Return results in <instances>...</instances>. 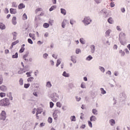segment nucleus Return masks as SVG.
I'll return each mask as SVG.
<instances>
[{
    "label": "nucleus",
    "instance_id": "3c124183",
    "mask_svg": "<svg viewBox=\"0 0 130 130\" xmlns=\"http://www.w3.org/2000/svg\"><path fill=\"white\" fill-rule=\"evenodd\" d=\"M18 42H19V41L17 40V41L13 42L11 44H12V46H14V45H16V44H18Z\"/></svg>",
    "mask_w": 130,
    "mask_h": 130
},
{
    "label": "nucleus",
    "instance_id": "bb28decb",
    "mask_svg": "<svg viewBox=\"0 0 130 130\" xmlns=\"http://www.w3.org/2000/svg\"><path fill=\"white\" fill-rule=\"evenodd\" d=\"M110 123L111 125L113 126L114 124H115V120H114V119H111L110 120Z\"/></svg>",
    "mask_w": 130,
    "mask_h": 130
},
{
    "label": "nucleus",
    "instance_id": "09e8293b",
    "mask_svg": "<svg viewBox=\"0 0 130 130\" xmlns=\"http://www.w3.org/2000/svg\"><path fill=\"white\" fill-rule=\"evenodd\" d=\"M24 50H25V48L21 47V49L19 50L20 53H23V52H24Z\"/></svg>",
    "mask_w": 130,
    "mask_h": 130
},
{
    "label": "nucleus",
    "instance_id": "6e6552de",
    "mask_svg": "<svg viewBox=\"0 0 130 130\" xmlns=\"http://www.w3.org/2000/svg\"><path fill=\"white\" fill-rule=\"evenodd\" d=\"M0 90L3 92H6L7 90H8V88L5 85H2L0 86Z\"/></svg>",
    "mask_w": 130,
    "mask_h": 130
},
{
    "label": "nucleus",
    "instance_id": "a18cd8bd",
    "mask_svg": "<svg viewBox=\"0 0 130 130\" xmlns=\"http://www.w3.org/2000/svg\"><path fill=\"white\" fill-rule=\"evenodd\" d=\"M56 106L57 107H59V108H60L61 107V103L60 102H57L56 103Z\"/></svg>",
    "mask_w": 130,
    "mask_h": 130
},
{
    "label": "nucleus",
    "instance_id": "4be33fe9",
    "mask_svg": "<svg viewBox=\"0 0 130 130\" xmlns=\"http://www.w3.org/2000/svg\"><path fill=\"white\" fill-rule=\"evenodd\" d=\"M93 59V57L91 55H88L86 58V60H87V61H90V60H92Z\"/></svg>",
    "mask_w": 130,
    "mask_h": 130
},
{
    "label": "nucleus",
    "instance_id": "dca6fc26",
    "mask_svg": "<svg viewBox=\"0 0 130 130\" xmlns=\"http://www.w3.org/2000/svg\"><path fill=\"white\" fill-rule=\"evenodd\" d=\"M46 87H47V88H51V87H52V84H51V82H50V81L47 82Z\"/></svg>",
    "mask_w": 130,
    "mask_h": 130
},
{
    "label": "nucleus",
    "instance_id": "72a5a7b5",
    "mask_svg": "<svg viewBox=\"0 0 130 130\" xmlns=\"http://www.w3.org/2000/svg\"><path fill=\"white\" fill-rule=\"evenodd\" d=\"M19 84L20 85V86H23V84H24V81L23 80V79L20 78L19 79Z\"/></svg>",
    "mask_w": 130,
    "mask_h": 130
},
{
    "label": "nucleus",
    "instance_id": "6ab92c4d",
    "mask_svg": "<svg viewBox=\"0 0 130 130\" xmlns=\"http://www.w3.org/2000/svg\"><path fill=\"white\" fill-rule=\"evenodd\" d=\"M63 77H65V78H69L70 77V74L67 73V72L64 71L62 74Z\"/></svg>",
    "mask_w": 130,
    "mask_h": 130
},
{
    "label": "nucleus",
    "instance_id": "4d7b16f0",
    "mask_svg": "<svg viewBox=\"0 0 130 130\" xmlns=\"http://www.w3.org/2000/svg\"><path fill=\"white\" fill-rule=\"evenodd\" d=\"M54 106V104L52 102H50V108H52Z\"/></svg>",
    "mask_w": 130,
    "mask_h": 130
},
{
    "label": "nucleus",
    "instance_id": "5701e85b",
    "mask_svg": "<svg viewBox=\"0 0 130 130\" xmlns=\"http://www.w3.org/2000/svg\"><path fill=\"white\" fill-rule=\"evenodd\" d=\"M92 113L94 115H98V111L96 109H92Z\"/></svg>",
    "mask_w": 130,
    "mask_h": 130
},
{
    "label": "nucleus",
    "instance_id": "864d4df0",
    "mask_svg": "<svg viewBox=\"0 0 130 130\" xmlns=\"http://www.w3.org/2000/svg\"><path fill=\"white\" fill-rule=\"evenodd\" d=\"M27 41L29 44H33V41L31 39H28Z\"/></svg>",
    "mask_w": 130,
    "mask_h": 130
},
{
    "label": "nucleus",
    "instance_id": "6e6d98bb",
    "mask_svg": "<svg viewBox=\"0 0 130 130\" xmlns=\"http://www.w3.org/2000/svg\"><path fill=\"white\" fill-rule=\"evenodd\" d=\"M94 2L98 4H101V3L102 2V0H94Z\"/></svg>",
    "mask_w": 130,
    "mask_h": 130
},
{
    "label": "nucleus",
    "instance_id": "9d476101",
    "mask_svg": "<svg viewBox=\"0 0 130 130\" xmlns=\"http://www.w3.org/2000/svg\"><path fill=\"white\" fill-rule=\"evenodd\" d=\"M67 22H68V20L63 19L61 23V27L62 28H66V25H67Z\"/></svg>",
    "mask_w": 130,
    "mask_h": 130
},
{
    "label": "nucleus",
    "instance_id": "a19ab883",
    "mask_svg": "<svg viewBox=\"0 0 130 130\" xmlns=\"http://www.w3.org/2000/svg\"><path fill=\"white\" fill-rule=\"evenodd\" d=\"M80 87L81 88H82V89H86V85H85V83H82Z\"/></svg>",
    "mask_w": 130,
    "mask_h": 130
},
{
    "label": "nucleus",
    "instance_id": "79ce46f5",
    "mask_svg": "<svg viewBox=\"0 0 130 130\" xmlns=\"http://www.w3.org/2000/svg\"><path fill=\"white\" fill-rule=\"evenodd\" d=\"M70 23L71 25H74V24H75V23H76V20H75L74 19H71Z\"/></svg>",
    "mask_w": 130,
    "mask_h": 130
},
{
    "label": "nucleus",
    "instance_id": "e433bc0d",
    "mask_svg": "<svg viewBox=\"0 0 130 130\" xmlns=\"http://www.w3.org/2000/svg\"><path fill=\"white\" fill-rule=\"evenodd\" d=\"M4 81V78H3V75H0V85L3 84V82Z\"/></svg>",
    "mask_w": 130,
    "mask_h": 130
},
{
    "label": "nucleus",
    "instance_id": "ea45409f",
    "mask_svg": "<svg viewBox=\"0 0 130 130\" xmlns=\"http://www.w3.org/2000/svg\"><path fill=\"white\" fill-rule=\"evenodd\" d=\"M44 28H48L49 27V24L48 23H45L43 24Z\"/></svg>",
    "mask_w": 130,
    "mask_h": 130
},
{
    "label": "nucleus",
    "instance_id": "c9c22d12",
    "mask_svg": "<svg viewBox=\"0 0 130 130\" xmlns=\"http://www.w3.org/2000/svg\"><path fill=\"white\" fill-rule=\"evenodd\" d=\"M70 119L71 121H76V116H72L70 117Z\"/></svg>",
    "mask_w": 130,
    "mask_h": 130
},
{
    "label": "nucleus",
    "instance_id": "9b49d317",
    "mask_svg": "<svg viewBox=\"0 0 130 130\" xmlns=\"http://www.w3.org/2000/svg\"><path fill=\"white\" fill-rule=\"evenodd\" d=\"M60 13L62 14V15H63V16H66L67 15V10L63 8H61L60 9Z\"/></svg>",
    "mask_w": 130,
    "mask_h": 130
},
{
    "label": "nucleus",
    "instance_id": "680f3d73",
    "mask_svg": "<svg viewBox=\"0 0 130 130\" xmlns=\"http://www.w3.org/2000/svg\"><path fill=\"white\" fill-rule=\"evenodd\" d=\"M71 60L74 63H76V62H77V60H76V59L75 58H73V57H71Z\"/></svg>",
    "mask_w": 130,
    "mask_h": 130
},
{
    "label": "nucleus",
    "instance_id": "423d86ee",
    "mask_svg": "<svg viewBox=\"0 0 130 130\" xmlns=\"http://www.w3.org/2000/svg\"><path fill=\"white\" fill-rule=\"evenodd\" d=\"M43 112V110H42V109H41V108H38L36 112L37 119H39V116H38V114H41V113H42Z\"/></svg>",
    "mask_w": 130,
    "mask_h": 130
},
{
    "label": "nucleus",
    "instance_id": "58836bf2",
    "mask_svg": "<svg viewBox=\"0 0 130 130\" xmlns=\"http://www.w3.org/2000/svg\"><path fill=\"white\" fill-rule=\"evenodd\" d=\"M13 8H17L18 7V5H17V3L16 2H13L12 3Z\"/></svg>",
    "mask_w": 130,
    "mask_h": 130
},
{
    "label": "nucleus",
    "instance_id": "f8f14e48",
    "mask_svg": "<svg viewBox=\"0 0 130 130\" xmlns=\"http://www.w3.org/2000/svg\"><path fill=\"white\" fill-rule=\"evenodd\" d=\"M111 32H112V30H111V29H108L105 33L106 37H109L110 33H111Z\"/></svg>",
    "mask_w": 130,
    "mask_h": 130
},
{
    "label": "nucleus",
    "instance_id": "cd10ccee",
    "mask_svg": "<svg viewBox=\"0 0 130 130\" xmlns=\"http://www.w3.org/2000/svg\"><path fill=\"white\" fill-rule=\"evenodd\" d=\"M99 69L102 73H104V72H105V69H104L103 67L99 66Z\"/></svg>",
    "mask_w": 130,
    "mask_h": 130
},
{
    "label": "nucleus",
    "instance_id": "603ef678",
    "mask_svg": "<svg viewBox=\"0 0 130 130\" xmlns=\"http://www.w3.org/2000/svg\"><path fill=\"white\" fill-rule=\"evenodd\" d=\"M28 87H30V83L24 84V88L25 89H28Z\"/></svg>",
    "mask_w": 130,
    "mask_h": 130
},
{
    "label": "nucleus",
    "instance_id": "e2e57ef3",
    "mask_svg": "<svg viewBox=\"0 0 130 130\" xmlns=\"http://www.w3.org/2000/svg\"><path fill=\"white\" fill-rule=\"evenodd\" d=\"M118 75H119V73H118V72L115 71L114 76H115V77H117V76H118Z\"/></svg>",
    "mask_w": 130,
    "mask_h": 130
},
{
    "label": "nucleus",
    "instance_id": "7c9ffc66",
    "mask_svg": "<svg viewBox=\"0 0 130 130\" xmlns=\"http://www.w3.org/2000/svg\"><path fill=\"white\" fill-rule=\"evenodd\" d=\"M79 41L81 44H85L86 42H85V40L83 38H80Z\"/></svg>",
    "mask_w": 130,
    "mask_h": 130
},
{
    "label": "nucleus",
    "instance_id": "8fccbe9b",
    "mask_svg": "<svg viewBox=\"0 0 130 130\" xmlns=\"http://www.w3.org/2000/svg\"><path fill=\"white\" fill-rule=\"evenodd\" d=\"M41 11H42V8H38L36 10L35 13L36 14H37L38 12H41Z\"/></svg>",
    "mask_w": 130,
    "mask_h": 130
},
{
    "label": "nucleus",
    "instance_id": "0eeeda50",
    "mask_svg": "<svg viewBox=\"0 0 130 130\" xmlns=\"http://www.w3.org/2000/svg\"><path fill=\"white\" fill-rule=\"evenodd\" d=\"M57 98H59V95L56 93L54 94L52 98V101H54V102H56V101H57Z\"/></svg>",
    "mask_w": 130,
    "mask_h": 130
},
{
    "label": "nucleus",
    "instance_id": "69168bd1",
    "mask_svg": "<svg viewBox=\"0 0 130 130\" xmlns=\"http://www.w3.org/2000/svg\"><path fill=\"white\" fill-rule=\"evenodd\" d=\"M26 75H27V77H31V72H27Z\"/></svg>",
    "mask_w": 130,
    "mask_h": 130
},
{
    "label": "nucleus",
    "instance_id": "20e7f679",
    "mask_svg": "<svg viewBox=\"0 0 130 130\" xmlns=\"http://www.w3.org/2000/svg\"><path fill=\"white\" fill-rule=\"evenodd\" d=\"M61 113L60 110H55L53 113V117L55 120H56L57 119V118L58 117V114H59Z\"/></svg>",
    "mask_w": 130,
    "mask_h": 130
},
{
    "label": "nucleus",
    "instance_id": "338daca9",
    "mask_svg": "<svg viewBox=\"0 0 130 130\" xmlns=\"http://www.w3.org/2000/svg\"><path fill=\"white\" fill-rule=\"evenodd\" d=\"M114 6H115V4H114V3H111L110 4V7L111 8H113L114 7Z\"/></svg>",
    "mask_w": 130,
    "mask_h": 130
},
{
    "label": "nucleus",
    "instance_id": "ddd939ff",
    "mask_svg": "<svg viewBox=\"0 0 130 130\" xmlns=\"http://www.w3.org/2000/svg\"><path fill=\"white\" fill-rule=\"evenodd\" d=\"M90 121H96L97 120V118L96 116L92 115L90 117Z\"/></svg>",
    "mask_w": 130,
    "mask_h": 130
},
{
    "label": "nucleus",
    "instance_id": "13d9d810",
    "mask_svg": "<svg viewBox=\"0 0 130 130\" xmlns=\"http://www.w3.org/2000/svg\"><path fill=\"white\" fill-rule=\"evenodd\" d=\"M67 106H62V108H61V109L62 110H63V111H66V110H67Z\"/></svg>",
    "mask_w": 130,
    "mask_h": 130
},
{
    "label": "nucleus",
    "instance_id": "f704fd0d",
    "mask_svg": "<svg viewBox=\"0 0 130 130\" xmlns=\"http://www.w3.org/2000/svg\"><path fill=\"white\" fill-rule=\"evenodd\" d=\"M82 52V51L79 48H77L76 49V54H79V53H81Z\"/></svg>",
    "mask_w": 130,
    "mask_h": 130
},
{
    "label": "nucleus",
    "instance_id": "412c9836",
    "mask_svg": "<svg viewBox=\"0 0 130 130\" xmlns=\"http://www.w3.org/2000/svg\"><path fill=\"white\" fill-rule=\"evenodd\" d=\"M0 29L2 30H5L6 29V26L3 23H0Z\"/></svg>",
    "mask_w": 130,
    "mask_h": 130
},
{
    "label": "nucleus",
    "instance_id": "c756f323",
    "mask_svg": "<svg viewBox=\"0 0 130 130\" xmlns=\"http://www.w3.org/2000/svg\"><path fill=\"white\" fill-rule=\"evenodd\" d=\"M12 35L13 36L14 40H16V39H17V32H12Z\"/></svg>",
    "mask_w": 130,
    "mask_h": 130
},
{
    "label": "nucleus",
    "instance_id": "de8ad7c7",
    "mask_svg": "<svg viewBox=\"0 0 130 130\" xmlns=\"http://www.w3.org/2000/svg\"><path fill=\"white\" fill-rule=\"evenodd\" d=\"M48 122L49 123H52V118L49 117L48 119Z\"/></svg>",
    "mask_w": 130,
    "mask_h": 130
},
{
    "label": "nucleus",
    "instance_id": "f3484780",
    "mask_svg": "<svg viewBox=\"0 0 130 130\" xmlns=\"http://www.w3.org/2000/svg\"><path fill=\"white\" fill-rule=\"evenodd\" d=\"M10 12L11 14H17V10L15 9L11 8L10 9Z\"/></svg>",
    "mask_w": 130,
    "mask_h": 130
},
{
    "label": "nucleus",
    "instance_id": "1a4fd4ad",
    "mask_svg": "<svg viewBox=\"0 0 130 130\" xmlns=\"http://www.w3.org/2000/svg\"><path fill=\"white\" fill-rule=\"evenodd\" d=\"M90 48L91 53H94L95 52V46L94 45H91Z\"/></svg>",
    "mask_w": 130,
    "mask_h": 130
},
{
    "label": "nucleus",
    "instance_id": "b1692460",
    "mask_svg": "<svg viewBox=\"0 0 130 130\" xmlns=\"http://www.w3.org/2000/svg\"><path fill=\"white\" fill-rule=\"evenodd\" d=\"M100 90L101 92V94H102L103 95H105V94H106V91L104 90V88H101Z\"/></svg>",
    "mask_w": 130,
    "mask_h": 130
},
{
    "label": "nucleus",
    "instance_id": "bf43d9fd",
    "mask_svg": "<svg viewBox=\"0 0 130 130\" xmlns=\"http://www.w3.org/2000/svg\"><path fill=\"white\" fill-rule=\"evenodd\" d=\"M45 125V123H41L40 124V127H43Z\"/></svg>",
    "mask_w": 130,
    "mask_h": 130
},
{
    "label": "nucleus",
    "instance_id": "f257e3e1",
    "mask_svg": "<svg viewBox=\"0 0 130 130\" xmlns=\"http://www.w3.org/2000/svg\"><path fill=\"white\" fill-rule=\"evenodd\" d=\"M91 22H92V19L89 16H85L82 20V22L85 26L90 25V24H91Z\"/></svg>",
    "mask_w": 130,
    "mask_h": 130
},
{
    "label": "nucleus",
    "instance_id": "c03bdc74",
    "mask_svg": "<svg viewBox=\"0 0 130 130\" xmlns=\"http://www.w3.org/2000/svg\"><path fill=\"white\" fill-rule=\"evenodd\" d=\"M0 97L3 98V97H6V93L5 92H1L0 93Z\"/></svg>",
    "mask_w": 130,
    "mask_h": 130
},
{
    "label": "nucleus",
    "instance_id": "052dcab7",
    "mask_svg": "<svg viewBox=\"0 0 130 130\" xmlns=\"http://www.w3.org/2000/svg\"><path fill=\"white\" fill-rule=\"evenodd\" d=\"M49 23L51 25V26H52V24H53V20L50 19L49 21Z\"/></svg>",
    "mask_w": 130,
    "mask_h": 130
},
{
    "label": "nucleus",
    "instance_id": "4468645a",
    "mask_svg": "<svg viewBox=\"0 0 130 130\" xmlns=\"http://www.w3.org/2000/svg\"><path fill=\"white\" fill-rule=\"evenodd\" d=\"M7 97L9 98V100H11V101H12L13 100V96H12V92H8L7 94Z\"/></svg>",
    "mask_w": 130,
    "mask_h": 130
},
{
    "label": "nucleus",
    "instance_id": "37998d69",
    "mask_svg": "<svg viewBox=\"0 0 130 130\" xmlns=\"http://www.w3.org/2000/svg\"><path fill=\"white\" fill-rule=\"evenodd\" d=\"M22 19L23 20H27V15H26V13H24L22 16Z\"/></svg>",
    "mask_w": 130,
    "mask_h": 130
},
{
    "label": "nucleus",
    "instance_id": "7ed1b4c3",
    "mask_svg": "<svg viewBox=\"0 0 130 130\" xmlns=\"http://www.w3.org/2000/svg\"><path fill=\"white\" fill-rule=\"evenodd\" d=\"M100 14L103 16L104 18H107L108 17V13H107V9H102Z\"/></svg>",
    "mask_w": 130,
    "mask_h": 130
},
{
    "label": "nucleus",
    "instance_id": "c85d7f7f",
    "mask_svg": "<svg viewBox=\"0 0 130 130\" xmlns=\"http://www.w3.org/2000/svg\"><path fill=\"white\" fill-rule=\"evenodd\" d=\"M60 63H61V59H58L57 60V63L56 64V67H58V66L59 64H60Z\"/></svg>",
    "mask_w": 130,
    "mask_h": 130
},
{
    "label": "nucleus",
    "instance_id": "2f4dec72",
    "mask_svg": "<svg viewBox=\"0 0 130 130\" xmlns=\"http://www.w3.org/2000/svg\"><path fill=\"white\" fill-rule=\"evenodd\" d=\"M26 124H28V125H32L33 122H32V120H28L26 122Z\"/></svg>",
    "mask_w": 130,
    "mask_h": 130
},
{
    "label": "nucleus",
    "instance_id": "49530a36",
    "mask_svg": "<svg viewBox=\"0 0 130 130\" xmlns=\"http://www.w3.org/2000/svg\"><path fill=\"white\" fill-rule=\"evenodd\" d=\"M12 58H18V52L12 55Z\"/></svg>",
    "mask_w": 130,
    "mask_h": 130
},
{
    "label": "nucleus",
    "instance_id": "393cba45",
    "mask_svg": "<svg viewBox=\"0 0 130 130\" xmlns=\"http://www.w3.org/2000/svg\"><path fill=\"white\" fill-rule=\"evenodd\" d=\"M33 80H34V78L30 77L27 79V81L28 83H31V82H33Z\"/></svg>",
    "mask_w": 130,
    "mask_h": 130
},
{
    "label": "nucleus",
    "instance_id": "774afa93",
    "mask_svg": "<svg viewBox=\"0 0 130 130\" xmlns=\"http://www.w3.org/2000/svg\"><path fill=\"white\" fill-rule=\"evenodd\" d=\"M49 36V34H48V32H46V33L44 34V37H48Z\"/></svg>",
    "mask_w": 130,
    "mask_h": 130
},
{
    "label": "nucleus",
    "instance_id": "4c0bfd02",
    "mask_svg": "<svg viewBox=\"0 0 130 130\" xmlns=\"http://www.w3.org/2000/svg\"><path fill=\"white\" fill-rule=\"evenodd\" d=\"M48 57V54L47 53H44L43 55V58H44L45 59H47V57Z\"/></svg>",
    "mask_w": 130,
    "mask_h": 130
},
{
    "label": "nucleus",
    "instance_id": "f03ea898",
    "mask_svg": "<svg viewBox=\"0 0 130 130\" xmlns=\"http://www.w3.org/2000/svg\"><path fill=\"white\" fill-rule=\"evenodd\" d=\"M8 105H10V101L7 98H5L0 101V106H8Z\"/></svg>",
    "mask_w": 130,
    "mask_h": 130
},
{
    "label": "nucleus",
    "instance_id": "a211bd4d",
    "mask_svg": "<svg viewBox=\"0 0 130 130\" xmlns=\"http://www.w3.org/2000/svg\"><path fill=\"white\" fill-rule=\"evenodd\" d=\"M25 8V5H24L23 3H21L18 5V9L19 10H22V9Z\"/></svg>",
    "mask_w": 130,
    "mask_h": 130
},
{
    "label": "nucleus",
    "instance_id": "0e129e2a",
    "mask_svg": "<svg viewBox=\"0 0 130 130\" xmlns=\"http://www.w3.org/2000/svg\"><path fill=\"white\" fill-rule=\"evenodd\" d=\"M116 29L118 31H121V28H120V26H117Z\"/></svg>",
    "mask_w": 130,
    "mask_h": 130
},
{
    "label": "nucleus",
    "instance_id": "39448f33",
    "mask_svg": "<svg viewBox=\"0 0 130 130\" xmlns=\"http://www.w3.org/2000/svg\"><path fill=\"white\" fill-rule=\"evenodd\" d=\"M7 118V113L5 111H3L0 115V119L5 120Z\"/></svg>",
    "mask_w": 130,
    "mask_h": 130
},
{
    "label": "nucleus",
    "instance_id": "2eb2a0df",
    "mask_svg": "<svg viewBox=\"0 0 130 130\" xmlns=\"http://www.w3.org/2000/svg\"><path fill=\"white\" fill-rule=\"evenodd\" d=\"M108 22L109 24H113L114 23V20L112 17H110L108 19Z\"/></svg>",
    "mask_w": 130,
    "mask_h": 130
},
{
    "label": "nucleus",
    "instance_id": "a878e982",
    "mask_svg": "<svg viewBox=\"0 0 130 130\" xmlns=\"http://www.w3.org/2000/svg\"><path fill=\"white\" fill-rule=\"evenodd\" d=\"M56 9V6L54 5L52 6L50 9H49V11L50 12H52V11H54V10Z\"/></svg>",
    "mask_w": 130,
    "mask_h": 130
},
{
    "label": "nucleus",
    "instance_id": "5fc2aeb1",
    "mask_svg": "<svg viewBox=\"0 0 130 130\" xmlns=\"http://www.w3.org/2000/svg\"><path fill=\"white\" fill-rule=\"evenodd\" d=\"M88 125L90 127H93V125L92 124V122L91 121H88Z\"/></svg>",
    "mask_w": 130,
    "mask_h": 130
},
{
    "label": "nucleus",
    "instance_id": "aec40b11",
    "mask_svg": "<svg viewBox=\"0 0 130 130\" xmlns=\"http://www.w3.org/2000/svg\"><path fill=\"white\" fill-rule=\"evenodd\" d=\"M16 20H17V18L16 17L14 16L13 17L12 20V24H13V25H16V24H17Z\"/></svg>",
    "mask_w": 130,
    "mask_h": 130
},
{
    "label": "nucleus",
    "instance_id": "473e14b6",
    "mask_svg": "<svg viewBox=\"0 0 130 130\" xmlns=\"http://www.w3.org/2000/svg\"><path fill=\"white\" fill-rule=\"evenodd\" d=\"M119 52L121 54V56H124L125 53L124 52V51H123L122 50H120L119 51Z\"/></svg>",
    "mask_w": 130,
    "mask_h": 130
}]
</instances>
